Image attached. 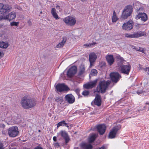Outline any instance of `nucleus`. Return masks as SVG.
Returning <instances> with one entry per match:
<instances>
[{
	"mask_svg": "<svg viewBox=\"0 0 149 149\" xmlns=\"http://www.w3.org/2000/svg\"><path fill=\"white\" fill-rule=\"evenodd\" d=\"M12 7L8 4L4 5L2 3H0V12L2 14H4L10 12Z\"/></svg>",
	"mask_w": 149,
	"mask_h": 149,
	"instance_id": "6",
	"label": "nucleus"
},
{
	"mask_svg": "<svg viewBox=\"0 0 149 149\" xmlns=\"http://www.w3.org/2000/svg\"><path fill=\"white\" fill-rule=\"evenodd\" d=\"M131 66L130 65H125L121 66L120 71L122 73L128 74L130 72Z\"/></svg>",
	"mask_w": 149,
	"mask_h": 149,
	"instance_id": "12",
	"label": "nucleus"
},
{
	"mask_svg": "<svg viewBox=\"0 0 149 149\" xmlns=\"http://www.w3.org/2000/svg\"><path fill=\"white\" fill-rule=\"evenodd\" d=\"M146 33L145 32H140V36H144L146 35Z\"/></svg>",
	"mask_w": 149,
	"mask_h": 149,
	"instance_id": "42",
	"label": "nucleus"
},
{
	"mask_svg": "<svg viewBox=\"0 0 149 149\" xmlns=\"http://www.w3.org/2000/svg\"><path fill=\"white\" fill-rule=\"evenodd\" d=\"M55 145L56 146L59 147V145L58 143H56L55 144Z\"/></svg>",
	"mask_w": 149,
	"mask_h": 149,
	"instance_id": "48",
	"label": "nucleus"
},
{
	"mask_svg": "<svg viewBox=\"0 0 149 149\" xmlns=\"http://www.w3.org/2000/svg\"><path fill=\"white\" fill-rule=\"evenodd\" d=\"M3 56V53L0 51V59L2 58Z\"/></svg>",
	"mask_w": 149,
	"mask_h": 149,
	"instance_id": "45",
	"label": "nucleus"
},
{
	"mask_svg": "<svg viewBox=\"0 0 149 149\" xmlns=\"http://www.w3.org/2000/svg\"><path fill=\"white\" fill-rule=\"evenodd\" d=\"M9 149H15V148H9Z\"/></svg>",
	"mask_w": 149,
	"mask_h": 149,
	"instance_id": "55",
	"label": "nucleus"
},
{
	"mask_svg": "<svg viewBox=\"0 0 149 149\" xmlns=\"http://www.w3.org/2000/svg\"><path fill=\"white\" fill-rule=\"evenodd\" d=\"M24 149H26V148H24Z\"/></svg>",
	"mask_w": 149,
	"mask_h": 149,
	"instance_id": "58",
	"label": "nucleus"
},
{
	"mask_svg": "<svg viewBox=\"0 0 149 149\" xmlns=\"http://www.w3.org/2000/svg\"><path fill=\"white\" fill-rule=\"evenodd\" d=\"M97 56L94 53H91L89 56V59L91 66L92 65L93 63L95 61Z\"/></svg>",
	"mask_w": 149,
	"mask_h": 149,
	"instance_id": "19",
	"label": "nucleus"
},
{
	"mask_svg": "<svg viewBox=\"0 0 149 149\" xmlns=\"http://www.w3.org/2000/svg\"><path fill=\"white\" fill-rule=\"evenodd\" d=\"M19 24V22H13L10 23V25L11 26H17Z\"/></svg>",
	"mask_w": 149,
	"mask_h": 149,
	"instance_id": "37",
	"label": "nucleus"
},
{
	"mask_svg": "<svg viewBox=\"0 0 149 149\" xmlns=\"http://www.w3.org/2000/svg\"><path fill=\"white\" fill-rule=\"evenodd\" d=\"M135 18L137 20L140 19V13H138L137 14L135 17Z\"/></svg>",
	"mask_w": 149,
	"mask_h": 149,
	"instance_id": "39",
	"label": "nucleus"
},
{
	"mask_svg": "<svg viewBox=\"0 0 149 149\" xmlns=\"http://www.w3.org/2000/svg\"><path fill=\"white\" fill-rule=\"evenodd\" d=\"M121 59H120V60H118L117 61H118V66H120L123 63V62L124 61H121Z\"/></svg>",
	"mask_w": 149,
	"mask_h": 149,
	"instance_id": "38",
	"label": "nucleus"
},
{
	"mask_svg": "<svg viewBox=\"0 0 149 149\" xmlns=\"http://www.w3.org/2000/svg\"><path fill=\"white\" fill-rule=\"evenodd\" d=\"M85 69L84 65H81L79 69L78 75L79 76H81L84 74L85 72Z\"/></svg>",
	"mask_w": 149,
	"mask_h": 149,
	"instance_id": "29",
	"label": "nucleus"
},
{
	"mask_svg": "<svg viewBox=\"0 0 149 149\" xmlns=\"http://www.w3.org/2000/svg\"><path fill=\"white\" fill-rule=\"evenodd\" d=\"M55 101L57 102L58 104H63L64 101L63 97H58L55 98Z\"/></svg>",
	"mask_w": 149,
	"mask_h": 149,
	"instance_id": "26",
	"label": "nucleus"
},
{
	"mask_svg": "<svg viewBox=\"0 0 149 149\" xmlns=\"http://www.w3.org/2000/svg\"><path fill=\"white\" fill-rule=\"evenodd\" d=\"M140 18L142 21L145 22L147 20L148 17L146 14L143 13H140Z\"/></svg>",
	"mask_w": 149,
	"mask_h": 149,
	"instance_id": "24",
	"label": "nucleus"
},
{
	"mask_svg": "<svg viewBox=\"0 0 149 149\" xmlns=\"http://www.w3.org/2000/svg\"><path fill=\"white\" fill-rule=\"evenodd\" d=\"M81 146L83 149H92L93 148L91 144L85 143L81 144Z\"/></svg>",
	"mask_w": 149,
	"mask_h": 149,
	"instance_id": "25",
	"label": "nucleus"
},
{
	"mask_svg": "<svg viewBox=\"0 0 149 149\" xmlns=\"http://www.w3.org/2000/svg\"><path fill=\"white\" fill-rule=\"evenodd\" d=\"M27 23L29 26H31L32 24V22L31 21L30 19L29 20L28 22Z\"/></svg>",
	"mask_w": 149,
	"mask_h": 149,
	"instance_id": "44",
	"label": "nucleus"
},
{
	"mask_svg": "<svg viewBox=\"0 0 149 149\" xmlns=\"http://www.w3.org/2000/svg\"><path fill=\"white\" fill-rule=\"evenodd\" d=\"M98 149H104V146H102L101 147L99 148Z\"/></svg>",
	"mask_w": 149,
	"mask_h": 149,
	"instance_id": "51",
	"label": "nucleus"
},
{
	"mask_svg": "<svg viewBox=\"0 0 149 149\" xmlns=\"http://www.w3.org/2000/svg\"><path fill=\"white\" fill-rule=\"evenodd\" d=\"M132 48H134V49H136V50H138V51H140V47L139 48V49H136V47L135 46H132Z\"/></svg>",
	"mask_w": 149,
	"mask_h": 149,
	"instance_id": "46",
	"label": "nucleus"
},
{
	"mask_svg": "<svg viewBox=\"0 0 149 149\" xmlns=\"http://www.w3.org/2000/svg\"><path fill=\"white\" fill-rule=\"evenodd\" d=\"M107 60L109 63L110 65H112L114 62V59L112 55H108L106 57Z\"/></svg>",
	"mask_w": 149,
	"mask_h": 149,
	"instance_id": "21",
	"label": "nucleus"
},
{
	"mask_svg": "<svg viewBox=\"0 0 149 149\" xmlns=\"http://www.w3.org/2000/svg\"><path fill=\"white\" fill-rule=\"evenodd\" d=\"M89 93V92L88 91L85 90L83 92L82 94L84 96H86L88 95Z\"/></svg>",
	"mask_w": 149,
	"mask_h": 149,
	"instance_id": "36",
	"label": "nucleus"
},
{
	"mask_svg": "<svg viewBox=\"0 0 149 149\" xmlns=\"http://www.w3.org/2000/svg\"><path fill=\"white\" fill-rule=\"evenodd\" d=\"M120 127L118 126L113 127L109 133V138L113 139L116 137L118 131Z\"/></svg>",
	"mask_w": 149,
	"mask_h": 149,
	"instance_id": "9",
	"label": "nucleus"
},
{
	"mask_svg": "<svg viewBox=\"0 0 149 149\" xmlns=\"http://www.w3.org/2000/svg\"><path fill=\"white\" fill-rule=\"evenodd\" d=\"M125 36L127 38H137L140 36V34L138 33H135L132 34L128 33L125 34Z\"/></svg>",
	"mask_w": 149,
	"mask_h": 149,
	"instance_id": "22",
	"label": "nucleus"
},
{
	"mask_svg": "<svg viewBox=\"0 0 149 149\" xmlns=\"http://www.w3.org/2000/svg\"><path fill=\"white\" fill-rule=\"evenodd\" d=\"M15 143H11L10 144L11 146H14V145H15Z\"/></svg>",
	"mask_w": 149,
	"mask_h": 149,
	"instance_id": "52",
	"label": "nucleus"
},
{
	"mask_svg": "<svg viewBox=\"0 0 149 149\" xmlns=\"http://www.w3.org/2000/svg\"><path fill=\"white\" fill-rule=\"evenodd\" d=\"M16 17V13L14 12L13 11L6 15H0V20H8L10 21L15 19Z\"/></svg>",
	"mask_w": 149,
	"mask_h": 149,
	"instance_id": "4",
	"label": "nucleus"
},
{
	"mask_svg": "<svg viewBox=\"0 0 149 149\" xmlns=\"http://www.w3.org/2000/svg\"><path fill=\"white\" fill-rule=\"evenodd\" d=\"M96 128L99 134L100 135H103L105 131L106 127L104 124H101L97 126Z\"/></svg>",
	"mask_w": 149,
	"mask_h": 149,
	"instance_id": "16",
	"label": "nucleus"
},
{
	"mask_svg": "<svg viewBox=\"0 0 149 149\" xmlns=\"http://www.w3.org/2000/svg\"><path fill=\"white\" fill-rule=\"evenodd\" d=\"M97 136V134L92 133L90 134L89 135V137L88 139V141L89 142L92 143L93 142Z\"/></svg>",
	"mask_w": 149,
	"mask_h": 149,
	"instance_id": "23",
	"label": "nucleus"
},
{
	"mask_svg": "<svg viewBox=\"0 0 149 149\" xmlns=\"http://www.w3.org/2000/svg\"><path fill=\"white\" fill-rule=\"evenodd\" d=\"M97 73V70L96 69H93L91 70L90 74L92 76H95Z\"/></svg>",
	"mask_w": 149,
	"mask_h": 149,
	"instance_id": "33",
	"label": "nucleus"
},
{
	"mask_svg": "<svg viewBox=\"0 0 149 149\" xmlns=\"http://www.w3.org/2000/svg\"><path fill=\"white\" fill-rule=\"evenodd\" d=\"M34 149H43L42 148L40 147H38L35 148Z\"/></svg>",
	"mask_w": 149,
	"mask_h": 149,
	"instance_id": "49",
	"label": "nucleus"
},
{
	"mask_svg": "<svg viewBox=\"0 0 149 149\" xmlns=\"http://www.w3.org/2000/svg\"><path fill=\"white\" fill-rule=\"evenodd\" d=\"M38 131H39V132H40V130H39Z\"/></svg>",
	"mask_w": 149,
	"mask_h": 149,
	"instance_id": "57",
	"label": "nucleus"
},
{
	"mask_svg": "<svg viewBox=\"0 0 149 149\" xmlns=\"http://www.w3.org/2000/svg\"><path fill=\"white\" fill-rule=\"evenodd\" d=\"M17 118L16 113L12 114L11 115H9L7 118L5 119L4 121L8 125H10L14 123Z\"/></svg>",
	"mask_w": 149,
	"mask_h": 149,
	"instance_id": "7",
	"label": "nucleus"
},
{
	"mask_svg": "<svg viewBox=\"0 0 149 149\" xmlns=\"http://www.w3.org/2000/svg\"><path fill=\"white\" fill-rule=\"evenodd\" d=\"M94 104L98 106H100L101 105V100L100 96L98 95H96L95 98L94 102Z\"/></svg>",
	"mask_w": 149,
	"mask_h": 149,
	"instance_id": "20",
	"label": "nucleus"
},
{
	"mask_svg": "<svg viewBox=\"0 0 149 149\" xmlns=\"http://www.w3.org/2000/svg\"><path fill=\"white\" fill-rule=\"evenodd\" d=\"M96 44L95 42H93V43H89V44H84V46L85 47H91L92 46V45H95Z\"/></svg>",
	"mask_w": 149,
	"mask_h": 149,
	"instance_id": "35",
	"label": "nucleus"
},
{
	"mask_svg": "<svg viewBox=\"0 0 149 149\" xmlns=\"http://www.w3.org/2000/svg\"><path fill=\"white\" fill-rule=\"evenodd\" d=\"M133 27V21L132 20H129L127 22L124 23L122 26V29L124 30H130Z\"/></svg>",
	"mask_w": 149,
	"mask_h": 149,
	"instance_id": "10",
	"label": "nucleus"
},
{
	"mask_svg": "<svg viewBox=\"0 0 149 149\" xmlns=\"http://www.w3.org/2000/svg\"><path fill=\"white\" fill-rule=\"evenodd\" d=\"M133 7L130 5H128L124 8L122 13L121 18L123 19H125L130 16L132 12Z\"/></svg>",
	"mask_w": 149,
	"mask_h": 149,
	"instance_id": "3",
	"label": "nucleus"
},
{
	"mask_svg": "<svg viewBox=\"0 0 149 149\" xmlns=\"http://www.w3.org/2000/svg\"><path fill=\"white\" fill-rule=\"evenodd\" d=\"M118 18L116 16V12L115 11L113 12L112 18V22H116L118 20Z\"/></svg>",
	"mask_w": 149,
	"mask_h": 149,
	"instance_id": "31",
	"label": "nucleus"
},
{
	"mask_svg": "<svg viewBox=\"0 0 149 149\" xmlns=\"http://www.w3.org/2000/svg\"><path fill=\"white\" fill-rule=\"evenodd\" d=\"M65 100L69 104H72L75 101V98L72 94H68L65 96Z\"/></svg>",
	"mask_w": 149,
	"mask_h": 149,
	"instance_id": "15",
	"label": "nucleus"
},
{
	"mask_svg": "<svg viewBox=\"0 0 149 149\" xmlns=\"http://www.w3.org/2000/svg\"><path fill=\"white\" fill-rule=\"evenodd\" d=\"M140 25H143V24H141V23H140Z\"/></svg>",
	"mask_w": 149,
	"mask_h": 149,
	"instance_id": "56",
	"label": "nucleus"
},
{
	"mask_svg": "<svg viewBox=\"0 0 149 149\" xmlns=\"http://www.w3.org/2000/svg\"><path fill=\"white\" fill-rule=\"evenodd\" d=\"M8 134L10 137H15L18 134V127L16 126L10 127L8 130Z\"/></svg>",
	"mask_w": 149,
	"mask_h": 149,
	"instance_id": "5",
	"label": "nucleus"
},
{
	"mask_svg": "<svg viewBox=\"0 0 149 149\" xmlns=\"http://www.w3.org/2000/svg\"><path fill=\"white\" fill-rule=\"evenodd\" d=\"M51 13L53 17L56 19H59V17H58V15L56 12V10L55 8H52L51 10Z\"/></svg>",
	"mask_w": 149,
	"mask_h": 149,
	"instance_id": "27",
	"label": "nucleus"
},
{
	"mask_svg": "<svg viewBox=\"0 0 149 149\" xmlns=\"http://www.w3.org/2000/svg\"><path fill=\"white\" fill-rule=\"evenodd\" d=\"M140 52H142L143 53H144V54H146V51L145 49L144 48H140Z\"/></svg>",
	"mask_w": 149,
	"mask_h": 149,
	"instance_id": "41",
	"label": "nucleus"
},
{
	"mask_svg": "<svg viewBox=\"0 0 149 149\" xmlns=\"http://www.w3.org/2000/svg\"><path fill=\"white\" fill-rule=\"evenodd\" d=\"M97 82V79L91 82L87 83L84 85V88L88 89L91 88L95 86Z\"/></svg>",
	"mask_w": 149,
	"mask_h": 149,
	"instance_id": "13",
	"label": "nucleus"
},
{
	"mask_svg": "<svg viewBox=\"0 0 149 149\" xmlns=\"http://www.w3.org/2000/svg\"><path fill=\"white\" fill-rule=\"evenodd\" d=\"M77 68L76 66H73L69 69L67 72L68 76L71 77L73 76L77 72Z\"/></svg>",
	"mask_w": 149,
	"mask_h": 149,
	"instance_id": "14",
	"label": "nucleus"
},
{
	"mask_svg": "<svg viewBox=\"0 0 149 149\" xmlns=\"http://www.w3.org/2000/svg\"><path fill=\"white\" fill-rule=\"evenodd\" d=\"M66 41V38L65 37L63 38V40L61 42L59 43L57 45L56 47L58 48H60L62 47L64 45Z\"/></svg>",
	"mask_w": 149,
	"mask_h": 149,
	"instance_id": "30",
	"label": "nucleus"
},
{
	"mask_svg": "<svg viewBox=\"0 0 149 149\" xmlns=\"http://www.w3.org/2000/svg\"><path fill=\"white\" fill-rule=\"evenodd\" d=\"M117 58L118 59V60H120V59H121V61H125V60L124 59H123V58L121 57L120 56H117Z\"/></svg>",
	"mask_w": 149,
	"mask_h": 149,
	"instance_id": "43",
	"label": "nucleus"
},
{
	"mask_svg": "<svg viewBox=\"0 0 149 149\" xmlns=\"http://www.w3.org/2000/svg\"><path fill=\"white\" fill-rule=\"evenodd\" d=\"M110 83V81L109 80L100 81L96 88V91L101 93H105Z\"/></svg>",
	"mask_w": 149,
	"mask_h": 149,
	"instance_id": "2",
	"label": "nucleus"
},
{
	"mask_svg": "<svg viewBox=\"0 0 149 149\" xmlns=\"http://www.w3.org/2000/svg\"><path fill=\"white\" fill-rule=\"evenodd\" d=\"M63 21L67 24L71 26L74 25L76 22L75 19L70 16L66 17L63 19Z\"/></svg>",
	"mask_w": 149,
	"mask_h": 149,
	"instance_id": "8",
	"label": "nucleus"
},
{
	"mask_svg": "<svg viewBox=\"0 0 149 149\" xmlns=\"http://www.w3.org/2000/svg\"><path fill=\"white\" fill-rule=\"evenodd\" d=\"M22 107L25 109H30L36 106V100L29 96H25L22 99L21 102Z\"/></svg>",
	"mask_w": 149,
	"mask_h": 149,
	"instance_id": "1",
	"label": "nucleus"
},
{
	"mask_svg": "<svg viewBox=\"0 0 149 149\" xmlns=\"http://www.w3.org/2000/svg\"><path fill=\"white\" fill-rule=\"evenodd\" d=\"M56 9H58L59 10H59V8H60V6H56Z\"/></svg>",
	"mask_w": 149,
	"mask_h": 149,
	"instance_id": "50",
	"label": "nucleus"
},
{
	"mask_svg": "<svg viewBox=\"0 0 149 149\" xmlns=\"http://www.w3.org/2000/svg\"><path fill=\"white\" fill-rule=\"evenodd\" d=\"M9 45V44L7 42L0 41V47L1 48L6 49Z\"/></svg>",
	"mask_w": 149,
	"mask_h": 149,
	"instance_id": "28",
	"label": "nucleus"
},
{
	"mask_svg": "<svg viewBox=\"0 0 149 149\" xmlns=\"http://www.w3.org/2000/svg\"><path fill=\"white\" fill-rule=\"evenodd\" d=\"M4 143H0V149H4Z\"/></svg>",
	"mask_w": 149,
	"mask_h": 149,
	"instance_id": "40",
	"label": "nucleus"
},
{
	"mask_svg": "<svg viewBox=\"0 0 149 149\" xmlns=\"http://www.w3.org/2000/svg\"><path fill=\"white\" fill-rule=\"evenodd\" d=\"M140 70H143L145 72H146V73L149 75V68L146 67L145 68H143L140 67Z\"/></svg>",
	"mask_w": 149,
	"mask_h": 149,
	"instance_id": "34",
	"label": "nucleus"
},
{
	"mask_svg": "<svg viewBox=\"0 0 149 149\" xmlns=\"http://www.w3.org/2000/svg\"><path fill=\"white\" fill-rule=\"evenodd\" d=\"M111 80L114 83H116L121 78V76L117 72H112L110 74Z\"/></svg>",
	"mask_w": 149,
	"mask_h": 149,
	"instance_id": "11",
	"label": "nucleus"
},
{
	"mask_svg": "<svg viewBox=\"0 0 149 149\" xmlns=\"http://www.w3.org/2000/svg\"><path fill=\"white\" fill-rule=\"evenodd\" d=\"M67 124L65 123V121L63 120L58 123L57 124V127L60 126H65V125H66Z\"/></svg>",
	"mask_w": 149,
	"mask_h": 149,
	"instance_id": "32",
	"label": "nucleus"
},
{
	"mask_svg": "<svg viewBox=\"0 0 149 149\" xmlns=\"http://www.w3.org/2000/svg\"><path fill=\"white\" fill-rule=\"evenodd\" d=\"M59 133L61 136L65 139L66 143H67L70 140V139L67 133L65 131L62 130Z\"/></svg>",
	"mask_w": 149,
	"mask_h": 149,
	"instance_id": "18",
	"label": "nucleus"
},
{
	"mask_svg": "<svg viewBox=\"0 0 149 149\" xmlns=\"http://www.w3.org/2000/svg\"><path fill=\"white\" fill-rule=\"evenodd\" d=\"M65 126H66V127H67L68 128H69V127H70V126L68 125H65Z\"/></svg>",
	"mask_w": 149,
	"mask_h": 149,
	"instance_id": "53",
	"label": "nucleus"
},
{
	"mask_svg": "<svg viewBox=\"0 0 149 149\" xmlns=\"http://www.w3.org/2000/svg\"><path fill=\"white\" fill-rule=\"evenodd\" d=\"M56 88L57 91L61 92L68 90V87L64 84H58L56 86Z\"/></svg>",
	"mask_w": 149,
	"mask_h": 149,
	"instance_id": "17",
	"label": "nucleus"
},
{
	"mask_svg": "<svg viewBox=\"0 0 149 149\" xmlns=\"http://www.w3.org/2000/svg\"><path fill=\"white\" fill-rule=\"evenodd\" d=\"M82 1L84 2L86 1V0H81Z\"/></svg>",
	"mask_w": 149,
	"mask_h": 149,
	"instance_id": "54",
	"label": "nucleus"
},
{
	"mask_svg": "<svg viewBox=\"0 0 149 149\" xmlns=\"http://www.w3.org/2000/svg\"><path fill=\"white\" fill-rule=\"evenodd\" d=\"M53 140L54 141H56V136L53 137Z\"/></svg>",
	"mask_w": 149,
	"mask_h": 149,
	"instance_id": "47",
	"label": "nucleus"
}]
</instances>
